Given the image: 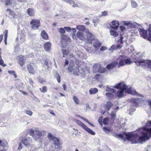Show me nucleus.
<instances>
[{"label": "nucleus", "mask_w": 151, "mask_h": 151, "mask_svg": "<svg viewBox=\"0 0 151 151\" xmlns=\"http://www.w3.org/2000/svg\"><path fill=\"white\" fill-rule=\"evenodd\" d=\"M53 141V143L55 146H57L59 147L60 145L59 139L58 138L55 137Z\"/></svg>", "instance_id": "27"}, {"label": "nucleus", "mask_w": 151, "mask_h": 151, "mask_svg": "<svg viewBox=\"0 0 151 151\" xmlns=\"http://www.w3.org/2000/svg\"><path fill=\"white\" fill-rule=\"evenodd\" d=\"M77 37L80 40H87V43L89 44H91L93 42V39H92L93 36L91 33L89 32L86 33V37L83 34V33L78 31L76 34Z\"/></svg>", "instance_id": "2"}, {"label": "nucleus", "mask_w": 151, "mask_h": 151, "mask_svg": "<svg viewBox=\"0 0 151 151\" xmlns=\"http://www.w3.org/2000/svg\"><path fill=\"white\" fill-rule=\"evenodd\" d=\"M109 121V119L108 118L106 117L103 119V122L104 124L107 125Z\"/></svg>", "instance_id": "38"}, {"label": "nucleus", "mask_w": 151, "mask_h": 151, "mask_svg": "<svg viewBox=\"0 0 151 151\" xmlns=\"http://www.w3.org/2000/svg\"><path fill=\"white\" fill-rule=\"evenodd\" d=\"M27 13L30 17H33L35 15V13L33 8H29L27 10Z\"/></svg>", "instance_id": "20"}, {"label": "nucleus", "mask_w": 151, "mask_h": 151, "mask_svg": "<svg viewBox=\"0 0 151 151\" xmlns=\"http://www.w3.org/2000/svg\"><path fill=\"white\" fill-rule=\"evenodd\" d=\"M0 65L4 67L7 65L6 64L4 63V61L1 58L0 59Z\"/></svg>", "instance_id": "46"}, {"label": "nucleus", "mask_w": 151, "mask_h": 151, "mask_svg": "<svg viewBox=\"0 0 151 151\" xmlns=\"http://www.w3.org/2000/svg\"><path fill=\"white\" fill-rule=\"evenodd\" d=\"M25 113L27 114L30 116H32L33 114L32 111L30 110H26L25 111Z\"/></svg>", "instance_id": "49"}, {"label": "nucleus", "mask_w": 151, "mask_h": 151, "mask_svg": "<svg viewBox=\"0 0 151 151\" xmlns=\"http://www.w3.org/2000/svg\"><path fill=\"white\" fill-rule=\"evenodd\" d=\"M76 28L79 30L81 31H84L86 29V27L83 25H78L76 27Z\"/></svg>", "instance_id": "25"}, {"label": "nucleus", "mask_w": 151, "mask_h": 151, "mask_svg": "<svg viewBox=\"0 0 151 151\" xmlns=\"http://www.w3.org/2000/svg\"><path fill=\"white\" fill-rule=\"evenodd\" d=\"M101 44L98 40H96L94 42L93 45L96 49H99L101 46Z\"/></svg>", "instance_id": "21"}, {"label": "nucleus", "mask_w": 151, "mask_h": 151, "mask_svg": "<svg viewBox=\"0 0 151 151\" xmlns=\"http://www.w3.org/2000/svg\"><path fill=\"white\" fill-rule=\"evenodd\" d=\"M99 22V19L96 17H94L93 19V22L94 24V25L95 27L96 26V24H97Z\"/></svg>", "instance_id": "34"}, {"label": "nucleus", "mask_w": 151, "mask_h": 151, "mask_svg": "<svg viewBox=\"0 0 151 151\" xmlns=\"http://www.w3.org/2000/svg\"><path fill=\"white\" fill-rule=\"evenodd\" d=\"M148 31L149 33H151V24H150L149 26Z\"/></svg>", "instance_id": "62"}, {"label": "nucleus", "mask_w": 151, "mask_h": 151, "mask_svg": "<svg viewBox=\"0 0 151 151\" xmlns=\"http://www.w3.org/2000/svg\"><path fill=\"white\" fill-rule=\"evenodd\" d=\"M17 59L18 63L21 67H23L26 61V58L24 55H20L17 56Z\"/></svg>", "instance_id": "9"}, {"label": "nucleus", "mask_w": 151, "mask_h": 151, "mask_svg": "<svg viewBox=\"0 0 151 151\" xmlns=\"http://www.w3.org/2000/svg\"><path fill=\"white\" fill-rule=\"evenodd\" d=\"M47 137L49 139L52 140L55 137L50 133L48 134Z\"/></svg>", "instance_id": "40"}, {"label": "nucleus", "mask_w": 151, "mask_h": 151, "mask_svg": "<svg viewBox=\"0 0 151 151\" xmlns=\"http://www.w3.org/2000/svg\"><path fill=\"white\" fill-rule=\"evenodd\" d=\"M142 99L139 98H137L135 99L132 98L130 101L132 104L135 106L136 107L139 106L140 102L142 100Z\"/></svg>", "instance_id": "12"}, {"label": "nucleus", "mask_w": 151, "mask_h": 151, "mask_svg": "<svg viewBox=\"0 0 151 151\" xmlns=\"http://www.w3.org/2000/svg\"><path fill=\"white\" fill-rule=\"evenodd\" d=\"M76 122L78 124L81 126L88 133L92 135H94L95 134V133L94 132H93L91 129L88 127L86 125L80 121L77 120L76 121Z\"/></svg>", "instance_id": "5"}, {"label": "nucleus", "mask_w": 151, "mask_h": 151, "mask_svg": "<svg viewBox=\"0 0 151 151\" xmlns=\"http://www.w3.org/2000/svg\"><path fill=\"white\" fill-rule=\"evenodd\" d=\"M120 39L118 40H117V44L116 48H115V46L112 45L111 46V47L113 49H121L122 47V46L121 45L123 44V37L122 36L121 34H120Z\"/></svg>", "instance_id": "10"}, {"label": "nucleus", "mask_w": 151, "mask_h": 151, "mask_svg": "<svg viewBox=\"0 0 151 151\" xmlns=\"http://www.w3.org/2000/svg\"><path fill=\"white\" fill-rule=\"evenodd\" d=\"M113 93H106V95L109 98H111L113 97L114 95L113 94Z\"/></svg>", "instance_id": "43"}, {"label": "nucleus", "mask_w": 151, "mask_h": 151, "mask_svg": "<svg viewBox=\"0 0 151 151\" xmlns=\"http://www.w3.org/2000/svg\"><path fill=\"white\" fill-rule=\"evenodd\" d=\"M139 32L141 37L145 39H147L148 38L147 30H145L143 29H139Z\"/></svg>", "instance_id": "11"}, {"label": "nucleus", "mask_w": 151, "mask_h": 151, "mask_svg": "<svg viewBox=\"0 0 151 151\" xmlns=\"http://www.w3.org/2000/svg\"><path fill=\"white\" fill-rule=\"evenodd\" d=\"M116 114L113 112L111 114V118L112 119L113 121H114V120L115 119V118L116 116Z\"/></svg>", "instance_id": "48"}, {"label": "nucleus", "mask_w": 151, "mask_h": 151, "mask_svg": "<svg viewBox=\"0 0 151 151\" xmlns=\"http://www.w3.org/2000/svg\"><path fill=\"white\" fill-rule=\"evenodd\" d=\"M114 88L121 90V91H118L117 93V96L119 98H121L123 96L124 91H125L126 93H127L133 96L143 97L141 94L137 92L136 90H132L131 87L127 88V86L123 82H120L118 83L114 87Z\"/></svg>", "instance_id": "1"}, {"label": "nucleus", "mask_w": 151, "mask_h": 151, "mask_svg": "<svg viewBox=\"0 0 151 151\" xmlns=\"http://www.w3.org/2000/svg\"><path fill=\"white\" fill-rule=\"evenodd\" d=\"M40 35L42 38L43 39L46 40L49 39V36L45 30H43L41 31Z\"/></svg>", "instance_id": "19"}, {"label": "nucleus", "mask_w": 151, "mask_h": 151, "mask_svg": "<svg viewBox=\"0 0 151 151\" xmlns=\"http://www.w3.org/2000/svg\"><path fill=\"white\" fill-rule=\"evenodd\" d=\"M138 132L142 134V135L139 137H138V143H142L143 142H145L146 140H147L149 139V137L148 134L143 131V129L142 128H139L138 129Z\"/></svg>", "instance_id": "3"}, {"label": "nucleus", "mask_w": 151, "mask_h": 151, "mask_svg": "<svg viewBox=\"0 0 151 151\" xmlns=\"http://www.w3.org/2000/svg\"><path fill=\"white\" fill-rule=\"evenodd\" d=\"M56 78L58 82L60 83V77L58 74H57L56 76Z\"/></svg>", "instance_id": "50"}, {"label": "nucleus", "mask_w": 151, "mask_h": 151, "mask_svg": "<svg viewBox=\"0 0 151 151\" xmlns=\"http://www.w3.org/2000/svg\"><path fill=\"white\" fill-rule=\"evenodd\" d=\"M6 11L8 12L9 15L10 16L12 12V10H11L10 9H6Z\"/></svg>", "instance_id": "60"}, {"label": "nucleus", "mask_w": 151, "mask_h": 151, "mask_svg": "<svg viewBox=\"0 0 151 151\" xmlns=\"http://www.w3.org/2000/svg\"><path fill=\"white\" fill-rule=\"evenodd\" d=\"M99 65L98 64H96L93 65V71H96L97 70H99Z\"/></svg>", "instance_id": "33"}, {"label": "nucleus", "mask_w": 151, "mask_h": 151, "mask_svg": "<svg viewBox=\"0 0 151 151\" xmlns=\"http://www.w3.org/2000/svg\"><path fill=\"white\" fill-rule=\"evenodd\" d=\"M42 133L41 132L35 130V133L33 137L36 141H37L42 136Z\"/></svg>", "instance_id": "14"}, {"label": "nucleus", "mask_w": 151, "mask_h": 151, "mask_svg": "<svg viewBox=\"0 0 151 151\" xmlns=\"http://www.w3.org/2000/svg\"><path fill=\"white\" fill-rule=\"evenodd\" d=\"M103 117L102 116H101L98 119V122L100 124H101L102 121Z\"/></svg>", "instance_id": "56"}, {"label": "nucleus", "mask_w": 151, "mask_h": 151, "mask_svg": "<svg viewBox=\"0 0 151 151\" xmlns=\"http://www.w3.org/2000/svg\"><path fill=\"white\" fill-rule=\"evenodd\" d=\"M113 105L112 104L111 101H108L107 102L105 106L106 109L109 110L110 109L111 107L113 106Z\"/></svg>", "instance_id": "24"}, {"label": "nucleus", "mask_w": 151, "mask_h": 151, "mask_svg": "<svg viewBox=\"0 0 151 151\" xmlns=\"http://www.w3.org/2000/svg\"><path fill=\"white\" fill-rule=\"evenodd\" d=\"M70 39L66 35L62 34L61 36V41L60 42L62 47H65L67 45V42H70Z\"/></svg>", "instance_id": "6"}, {"label": "nucleus", "mask_w": 151, "mask_h": 151, "mask_svg": "<svg viewBox=\"0 0 151 151\" xmlns=\"http://www.w3.org/2000/svg\"><path fill=\"white\" fill-rule=\"evenodd\" d=\"M73 99L74 102L76 104L78 105L80 104L79 100L76 96H73Z\"/></svg>", "instance_id": "30"}, {"label": "nucleus", "mask_w": 151, "mask_h": 151, "mask_svg": "<svg viewBox=\"0 0 151 151\" xmlns=\"http://www.w3.org/2000/svg\"><path fill=\"white\" fill-rule=\"evenodd\" d=\"M64 1L69 3L70 4L72 5L74 7H76L78 5L76 4L72 0H63Z\"/></svg>", "instance_id": "26"}, {"label": "nucleus", "mask_w": 151, "mask_h": 151, "mask_svg": "<svg viewBox=\"0 0 151 151\" xmlns=\"http://www.w3.org/2000/svg\"><path fill=\"white\" fill-rule=\"evenodd\" d=\"M145 60H142L140 61L137 60L134 62L137 66H139L141 65H145Z\"/></svg>", "instance_id": "22"}, {"label": "nucleus", "mask_w": 151, "mask_h": 151, "mask_svg": "<svg viewBox=\"0 0 151 151\" xmlns=\"http://www.w3.org/2000/svg\"><path fill=\"white\" fill-rule=\"evenodd\" d=\"M118 63L117 61H114L108 64L106 66V68L108 70H111L116 67Z\"/></svg>", "instance_id": "15"}, {"label": "nucleus", "mask_w": 151, "mask_h": 151, "mask_svg": "<svg viewBox=\"0 0 151 151\" xmlns=\"http://www.w3.org/2000/svg\"><path fill=\"white\" fill-rule=\"evenodd\" d=\"M4 3L6 6H11L12 4V0H4Z\"/></svg>", "instance_id": "31"}, {"label": "nucleus", "mask_w": 151, "mask_h": 151, "mask_svg": "<svg viewBox=\"0 0 151 151\" xmlns=\"http://www.w3.org/2000/svg\"><path fill=\"white\" fill-rule=\"evenodd\" d=\"M112 26H111V29L116 30L118 29L119 26V23L117 20H113L111 22Z\"/></svg>", "instance_id": "18"}, {"label": "nucleus", "mask_w": 151, "mask_h": 151, "mask_svg": "<svg viewBox=\"0 0 151 151\" xmlns=\"http://www.w3.org/2000/svg\"><path fill=\"white\" fill-rule=\"evenodd\" d=\"M132 5L133 7H136L137 6V4L135 1H132Z\"/></svg>", "instance_id": "55"}, {"label": "nucleus", "mask_w": 151, "mask_h": 151, "mask_svg": "<svg viewBox=\"0 0 151 151\" xmlns=\"http://www.w3.org/2000/svg\"><path fill=\"white\" fill-rule=\"evenodd\" d=\"M126 138L129 141H131L133 143H138V135L137 134H125Z\"/></svg>", "instance_id": "4"}, {"label": "nucleus", "mask_w": 151, "mask_h": 151, "mask_svg": "<svg viewBox=\"0 0 151 151\" xmlns=\"http://www.w3.org/2000/svg\"><path fill=\"white\" fill-rule=\"evenodd\" d=\"M77 116L78 117H80V118H81V119H82L83 120L85 121H86V122H87L90 125H92V126H93V124H91L88 120L87 119H86L79 115H78Z\"/></svg>", "instance_id": "36"}, {"label": "nucleus", "mask_w": 151, "mask_h": 151, "mask_svg": "<svg viewBox=\"0 0 151 151\" xmlns=\"http://www.w3.org/2000/svg\"><path fill=\"white\" fill-rule=\"evenodd\" d=\"M20 138L21 142L26 146H29L32 142V139L30 137H21Z\"/></svg>", "instance_id": "8"}, {"label": "nucleus", "mask_w": 151, "mask_h": 151, "mask_svg": "<svg viewBox=\"0 0 151 151\" xmlns=\"http://www.w3.org/2000/svg\"><path fill=\"white\" fill-rule=\"evenodd\" d=\"M22 144L20 143H19V146L18 148V150H21L22 149Z\"/></svg>", "instance_id": "63"}, {"label": "nucleus", "mask_w": 151, "mask_h": 151, "mask_svg": "<svg viewBox=\"0 0 151 151\" xmlns=\"http://www.w3.org/2000/svg\"><path fill=\"white\" fill-rule=\"evenodd\" d=\"M110 33L111 35L113 36L114 37L117 36L118 35V33L114 29H111L110 31Z\"/></svg>", "instance_id": "28"}, {"label": "nucleus", "mask_w": 151, "mask_h": 151, "mask_svg": "<svg viewBox=\"0 0 151 151\" xmlns=\"http://www.w3.org/2000/svg\"><path fill=\"white\" fill-rule=\"evenodd\" d=\"M106 49V47L104 46H102L100 48V50L102 51L105 50Z\"/></svg>", "instance_id": "61"}, {"label": "nucleus", "mask_w": 151, "mask_h": 151, "mask_svg": "<svg viewBox=\"0 0 151 151\" xmlns=\"http://www.w3.org/2000/svg\"><path fill=\"white\" fill-rule=\"evenodd\" d=\"M30 24L31 25V28L35 29H37L41 25L40 20L36 19H32Z\"/></svg>", "instance_id": "7"}, {"label": "nucleus", "mask_w": 151, "mask_h": 151, "mask_svg": "<svg viewBox=\"0 0 151 151\" xmlns=\"http://www.w3.org/2000/svg\"><path fill=\"white\" fill-rule=\"evenodd\" d=\"M8 73L10 74H12L14 75L15 78H16L17 77V75L16 74L15 71L14 70H9Z\"/></svg>", "instance_id": "37"}, {"label": "nucleus", "mask_w": 151, "mask_h": 151, "mask_svg": "<svg viewBox=\"0 0 151 151\" xmlns=\"http://www.w3.org/2000/svg\"><path fill=\"white\" fill-rule=\"evenodd\" d=\"M7 144V143L6 142H1V143L0 144V146L3 147H4L6 146V145Z\"/></svg>", "instance_id": "52"}, {"label": "nucleus", "mask_w": 151, "mask_h": 151, "mask_svg": "<svg viewBox=\"0 0 151 151\" xmlns=\"http://www.w3.org/2000/svg\"><path fill=\"white\" fill-rule=\"evenodd\" d=\"M27 68L29 73L31 74L34 75L35 73V71L33 67L31 65V63L27 64Z\"/></svg>", "instance_id": "16"}, {"label": "nucleus", "mask_w": 151, "mask_h": 151, "mask_svg": "<svg viewBox=\"0 0 151 151\" xmlns=\"http://www.w3.org/2000/svg\"><path fill=\"white\" fill-rule=\"evenodd\" d=\"M132 63L130 59H127V58L125 59V65L126 64H130Z\"/></svg>", "instance_id": "42"}, {"label": "nucleus", "mask_w": 151, "mask_h": 151, "mask_svg": "<svg viewBox=\"0 0 151 151\" xmlns=\"http://www.w3.org/2000/svg\"><path fill=\"white\" fill-rule=\"evenodd\" d=\"M98 91V89L96 88H91L89 90V92L90 94H94L96 93Z\"/></svg>", "instance_id": "23"}, {"label": "nucleus", "mask_w": 151, "mask_h": 151, "mask_svg": "<svg viewBox=\"0 0 151 151\" xmlns=\"http://www.w3.org/2000/svg\"><path fill=\"white\" fill-rule=\"evenodd\" d=\"M65 29L68 32H70L71 31V29L69 27H65Z\"/></svg>", "instance_id": "58"}, {"label": "nucleus", "mask_w": 151, "mask_h": 151, "mask_svg": "<svg viewBox=\"0 0 151 151\" xmlns=\"http://www.w3.org/2000/svg\"><path fill=\"white\" fill-rule=\"evenodd\" d=\"M119 58H121V60L119 63L118 68H120L121 66L125 65V59L127 57L125 55H120L119 56Z\"/></svg>", "instance_id": "13"}, {"label": "nucleus", "mask_w": 151, "mask_h": 151, "mask_svg": "<svg viewBox=\"0 0 151 151\" xmlns=\"http://www.w3.org/2000/svg\"><path fill=\"white\" fill-rule=\"evenodd\" d=\"M41 91L42 93H45L47 91V88L46 86H43L42 87V88H40Z\"/></svg>", "instance_id": "39"}, {"label": "nucleus", "mask_w": 151, "mask_h": 151, "mask_svg": "<svg viewBox=\"0 0 151 151\" xmlns=\"http://www.w3.org/2000/svg\"><path fill=\"white\" fill-rule=\"evenodd\" d=\"M103 130L107 134L109 133L110 132V129H108L106 127H103Z\"/></svg>", "instance_id": "44"}, {"label": "nucleus", "mask_w": 151, "mask_h": 151, "mask_svg": "<svg viewBox=\"0 0 151 151\" xmlns=\"http://www.w3.org/2000/svg\"><path fill=\"white\" fill-rule=\"evenodd\" d=\"M4 42H5V44L6 45L8 30H6L4 32Z\"/></svg>", "instance_id": "32"}, {"label": "nucleus", "mask_w": 151, "mask_h": 151, "mask_svg": "<svg viewBox=\"0 0 151 151\" xmlns=\"http://www.w3.org/2000/svg\"><path fill=\"white\" fill-rule=\"evenodd\" d=\"M51 46V44L50 42H47L44 43L43 47L45 50L47 52L50 51Z\"/></svg>", "instance_id": "17"}, {"label": "nucleus", "mask_w": 151, "mask_h": 151, "mask_svg": "<svg viewBox=\"0 0 151 151\" xmlns=\"http://www.w3.org/2000/svg\"><path fill=\"white\" fill-rule=\"evenodd\" d=\"M10 16H12L14 18H16V15L14 11L13 10H12V12Z\"/></svg>", "instance_id": "51"}, {"label": "nucleus", "mask_w": 151, "mask_h": 151, "mask_svg": "<svg viewBox=\"0 0 151 151\" xmlns=\"http://www.w3.org/2000/svg\"><path fill=\"white\" fill-rule=\"evenodd\" d=\"M106 91L107 92L110 91L112 93H113L114 92V89L108 86L106 87Z\"/></svg>", "instance_id": "41"}, {"label": "nucleus", "mask_w": 151, "mask_h": 151, "mask_svg": "<svg viewBox=\"0 0 151 151\" xmlns=\"http://www.w3.org/2000/svg\"><path fill=\"white\" fill-rule=\"evenodd\" d=\"M108 15V12L106 11H104L101 12V16H106Z\"/></svg>", "instance_id": "54"}, {"label": "nucleus", "mask_w": 151, "mask_h": 151, "mask_svg": "<svg viewBox=\"0 0 151 151\" xmlns=\"http://www.w3.org/2000/svg\"><path fill=\"white\" fill-rule=\"evenodd\" d=\"M147 65L149 68H151V60H145V64Z\"/></svg>", "instance_id": "35"}, {"label": "nucleus", "mask_w": 151, "mask_h": 151, "mask_svg": "<svg viewBox=\"0 0 151 151\" xmlns=\"http://www.w3.org/2000/svg\"><path fill=\"white\" fill-rule=\"evenodd\" d=\"M105 69L101 67H100L98 70V71L101 73H103L105 72Z\"/></svg>", "instance_id": "53"}, {"label": "nucleus", "mask_w": 151, "mask_h": 151, "mask_svg": "<svg viewBox=\"0 0 151 151\" xmlns=\"http://www.w3.org/2000/svg\"><path fill=\"white\" fill-rule=\"evenodd\" d=\"M35 133V131L32 129H31L29 131V134L31 136H32L33 137V135H34Z\"/></svg>", "instance_id": "47"}, {"label": "nucleus", "mask_w": 151, "mask_h": 151, "mask_svg": "<svg viewBox=\"0 0 151 151\" xmlns=\"http://www.w3.org/2000/svg\"><path fill=\"white\" fill-rule=\"evenodd\" d=\"M148 103L150 108L151 109V99L148 100Z\"/></svg>", "instance_id": "64"}, {"label": "nucleus", "mask_w": 151, "mask_h": 151, "mask_svg": "<svg viewBox=\"0 0 151 151\" xmlns=\"http://www.w3.org/2000/svg\"><path fill=\"white\" fill-rule=\"evenodd\" d=\"M63 53L64 55H67L68 54V52L66 50H63Z\"/></svg>", "instance_id": "59"}, {"label": "nucleus", "mask_w": 151, "mask_h": 151, "mask_svg": "<svg viewBox=\"0 0 151 151\" xmlns=\"http://www.w3.org/2000/svg\"><path fill=\"white\" fill-rule=\"evenodd\" d=\"M142 128L143 129V131H144V132H145L147 134L149 133L151 135V128H148L144 127Z\"/></svg>", "instance_id": "29"}, {"label": "nucleus", "mask_w": 151, "mask_h": 151, "mask_svg": "<svg viewBox=\"0 0 151 151\" xmlns=\"http://www.w3.org/2000/svg\"><path fill=\"white\" fill-rule=\"evenodd\" d=\"M59 32L61 34H64L65 33V29L61 27L59 29Z\"/></svg>", "instance_id": "45"}, {"label": "nucleus", "mask_w": 151, "mask_h": 151, "mask_svg": "<svg viewBox=\"0 0 151 151\" xmlns=\"http://www.w3.org/2000/svg\"><path fill=\"white\" fill-rule=\"evenodd\" d=\"M29 83L30 85L32 86H33V84L34 83V81H33L32 79L31 78H30L29 79Z\"/></svg>", "instance_id": "57"}]
</instances>
